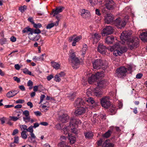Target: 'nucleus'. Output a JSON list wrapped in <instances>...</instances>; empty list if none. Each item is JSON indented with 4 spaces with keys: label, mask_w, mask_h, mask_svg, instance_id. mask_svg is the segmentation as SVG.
<instances>
[{
    "label": "nucleus",
    "mask_w": 147,
    "mask_h": 147,
    "mask_svg": "<svg viewBox=\"0 0 147 147\" xmlns=\"http://www.w3.org/2000/svg\"><path fill=\"white\" fill-rule=\"evenodd\" d=\"M127 49L126 47H122L121 46L120 43L117 42L111 47L110 50L111 51H113V55L117 56L118 55H120L123 53L125 52Z\"/></svg>",
    "instance_id": "nucleus-1"
},
{
    "label": "nucleus",
    "mask_w": 147,
    "mask_h": 147,
    "mask_svg": "<svg viewBox=\"0 0 147 147\" xmlns=\"http://www.w3.org/2000/svg\"><path fill=\"white\" fill-rule=\"evenodd\" d=\"M69 62L74 69H77L80 63L79 59L76 57L75 53L74 52L70 53Z\"/></svg>",
    "instance_id": "nucleus-2"
},
{
    "label": "nucleus",
    "mask_w": 147,
    "mask_h": 147,
    "mask_svg": "<svg viewBox=\"0 0 147 147\" xmlns=\"http://www.w3.org/2000/svg\"><path fill=\"white\" fill-rule=\"evenodd\" d=\"M107 82L105 80L100 81L97 83V86L95 88L94 92V95L96 96L99 97L102 95V92L99 88L101 89L104 88L107 85Z\"/></svg>",
    "instance_id": "nucleus-3"
},
{
    "label": "nucleus",
    "mask_w": 147,
    "mask_h": 147,
    "mask_svg": "<svg viewBox=\"0 0 147 147\" xmlns=\"http://www.w3.org/2000/svg\"><path fill=\"white\" fill-rule=\"evenodd\" d=\"M92 64L94 69H98L102 68V69L105 70L107 67L103 63L102 60L100 59L93 60L92 61Z\"/></svg>",
    "instance_id": "nucleus-4"
},
{
    "label": "nucleus",
    "mask_w": 147,
    "mask_h": 147,
    "mask_svg": "<svg viewBox=\"0 0 147 147\" xmlns=\"http://www.w3.org/2000/svg\"><path fill=\"white\" fill-rule=\"evenodd\" d=\"M131 34V31H125L123 32L120 37L121 41L120 43L122 44H127V42L131 39L130 36Z\"/></svg>",
    "instance_id": "nucleus-5"
},
{
    "label": "nucleus",
    "mask_w": 147,
    "mask_h": 147,
    "mask_svg": "<svg viewBox=\"0 0 147 147\" xmlns=\"http://www.w3.org/2000/svg\"><path fill=\"white\" fill-rule=\"evenodd\" d=\"M139 40L138 38L137 37L133 38L127 42V45L129 48L131 50L136 48L139 46Z\"/></svg>",
    "instance_id": "nucleus-6"
},
{
    "label": "nucleus",
    "mask_w": 147,
    "mask_h": 147,
    "mask_svg": "<svg viewBox=\"0 0 147 147\" xmlns=\"http://www.w3.org/2000/svg\"><path fill=\"white\" fill-rule=\"evenodd\" d=\"M117 76L120 78H123L126 76L127 69L124 66L119 67L116 70Z\"/></svg>",
    "instance_id": "nucleus-7"
},
{
    "label": "nucleus",
    "mask_w": 147,
    "mask_h": 147,
    "mask_svg": "<svg viewBox=\"0 0 147 147\" xmlns=\"http://www.w3.org/2000/svg\"><path fill=\"white\" fill-rule=\"evenodd\" d=\"M104 75L103 73L98 72L95 74L92 75L89 77L88 79V82L90 84H92L100 77H102Z\"/></svg>",
    "instance_id": "nucleus-8"
},
{
    "label": "nucleus",
    "mask_w": 147,
    "mask_h": 147,
    "mask_svg": "<svg viewBox=\"0 0 147 147\" xmlns=\"http://www.w3.org/2000/svg\"><path fill=\"white\" fill-rule=\"evenodd\" d=\"M100 103L102 106L107 109L110 105V101L109 97L104 96L100 99Z\"/></svg>",
    "instance_id": "nucleus-9"
},
{
    "label": "nucleus",
    "mask_w": 147,
    "mask_h": 147,
    "mask_svg": "<svg viewBox=\"0 0 147 147\" xmlns=\"http://www.w3.org/2000/svg\"><path fill=\"white\" fill-rule=\"evenodd\" d=\"M115 24L119 28L121 29L124 27L126 25V22L124 20L120 18L117 19L115 22Z\"/></svg>",
    "instance_id": "nucleus-10"
},
{
    "label": "nucleus",
    "mask_w": 147,
    "mask_h": 147,
    "mask_svg": "<svg viewBox=\"0 0 147 147\" xmlns=\"http://www.w3.org/2000/svg\"><path fill=\"white\" fill-rule=\"evenodd\" d=\"M105 5L106 7L109 10H113L115 7V3L112 0H107Z\"/></svg>",
    "instance_id": "nucleus-11"
},
{
    "label": "nucleus",
    "mask_w": 147,
    "mask_h": 147,
    "mask_svg": "<svg viewBox=\"0 0 147 147\" xmlns=\"http://www.w3.org/2000/svg\"><path fill=\"white\" fill-rule=\"evenodd\" d=\"M113 29L112 26H108L104 28L102 33L103 36L111 34L113 32Z\"/></svg>",
    "instance_id": "nucleus-12"
},
{
    "label": "nucleus",
    "mask_w": 147,
    "mask_h": 147,
    "mask_svg": "<svg viewBox=\"0 0 147 147\" xmlns=\"http://www.w3.org/2000/svg\"><path fill=\"white\" fill-rule=\"evenodd\" d=\"M28 37L30 40L36 41L39 39L40 38V36L38 35H36L32 31H31L28 34Z\"/></svg>",
    "instance_id": "nucleus-13"
},
{
    "label": "nucleus",
    "mask_w": 147,
    "mask_h": 147,
    "mask_svg": "<svg viewBox=\"0 0 147 147\" xmlns=\"http://www.w3.org/2000/svg\"><path fill=\"white\" fill-rule=\"evenodd\" d=\"M81 123V121L78 119H77L75 117L71 118L70 119L69 126L71 127V126H75V125L80 124Z\"/></svg>",
    "instance_id": "nucleus-14"
},
{
    "label": "nucleus",
    "mask_w": 147,
    "mask_h": 147,
    "mask_svg": "<svg viewBox=\"0 0 147 147\" xmlns=\"http://www.w3.org/2000/svg\"><path fill=\"white\" fill-rule=\"evenodd\" d=\"M113 15L111 14H107L105 16V22L107 24H110L113 21Z\"/></svg>",
    "instance_id": "nucleus-15"
},
{
    "label": "nucleus",
    "mask_w": 147,
    "mask_h": 147,
    "mask_svg": "<svg viewBox=\"0 0 147 147\" xmlns=\"http://www.w3.org/2000/svg\"><path fill=\"white\" fill-rule=\"evenodd\" d=\"M90 39L93 41V43L96 44L98 42L100 39V36L97 33H95L94 34L91 35Z\"/></svg>",
    "instance_id": "nucleus-16"
},
{
    "label": "nucleus",
    "mask_w": 147,
    "mask_h": 147,
    "mask_svg": "<svg viewBox=\"0 0 147 147\" xmlns=\"http://www.w3.org/2000/svg\"><path fill=\"white\" fill-rule=\"evenodd\" d=\"M86 112L85 109L83 107H80L76 110L75 114L76 116L84 114Z\"/></svg>",
    "instance_id": "nucleus-17"
},
{
    "label": "nucleus",
    "mask_w": 147,
    "mask_h": 147,
    "mask_svg": "<svg viewBox=\"0 0 147 147\" xmlns=\"http://www.w3.org/2000/svg\"><path fill=\"white\" fill-rule=\"evenodd\" d=\"M63 9V7L60 6L56 7L55 9H53L52 14H53V16H55L59 13L61 12Z\"/></svg>",
    "instance_id": "nucleus-18"
},
{
    "label": "nucleus",
    "mask_w": 147,
    "mask_h": 147,
    "mask_svg": "<svg viewBox=\"0 0 147 147\" xmlns=\"http://www.w3.org/2000/svg\"><path fill=\"white\" fill-rule=\"evenodd\" d=\"M107 48L106 47L102 44H100L98 45V51L102 54H105L106 52Z\"/></svg>",
    "instance_id": "nucleus-19"
},
{
    "label": "nucleus",
    "mask_w": 147,
    "mask_h": 147,
    "mask_svg": "<svg viewBox=\"0 0 147 147\" xmlns=\"http://www.w3.org/2000/svg\"><path fill=\"white\" fill-rule=\"evenodd\" d=\"M68 119L69 117L67 114H64L59 116V120L62 123H64L67 122Z\"/></svg>",
    "instance_id": "nucleus-20"
},
{
    "label": "nucleus",
    "mask_w": 147,
    "mask_h": 147,
    "mask_svg": "<svg viewBox=\"0 0 147 147\" xmlns=\"http://www.w3.org/2000/svg\"><path fill=\"white\" fill-rule=\"evenodd\" d=\"M85 104L84 100L81 98H78L74 102L75 106L78 107L83 105Z\"/></svg>",
    "instance_id": "nucleus-21"
},
{
    "label": "nucleus",
    "mask_w": 147,
    "mask_h": 147,
    "mask_svg": "<svg viewBox=\"0 0 147 147\" xmlns=\"http://www.w3.org/2000/svg\"><path fill=\"white\" fill-rule=\"evenodd\" d=\"M18 93V92L15 90H12L11 91L9 92L6 94V96L9 98L12 97Z\"/></svg>",
    "instance_id": "nucleus-22"
},
{
    "label": "nucleus",
    "mask_w": 147,
    "mask_h": 147,
    "mask_svg": "<svg viewBox=\"0 0 147 147\" xmlns=\"http://www.w3.org/2000/svg\"><path fill=\"white\" fill-rule=\"evenodd\" d=\"M81 15L83 18H86L90 16V13L88 11L83 9L81 11Z\"/></svg>",
    "instance_id": "nucleus-23"
},
{
    "label": "nucleus",
    "mask_w": 147,
    "mask_h": 147,
    "mask_svg": "<svg viewBox=\"0 0 147 147\" xmlns=\"http://www.w3.org/2000/svg\"><path fill=\"white\" fill-rule=\"evenodd\" d=\"M141 40L144 42H147V32H142L140 36Z\"/></svg>",
    "instance_id": "nucleus-24"
},
{
    "label": "nucleus",
    "mask_w": 147,
    "mask_h": 147,
    "mask_svg": "<svg viewBox=\"0 0 147 147\" xmlns=\"http://www.w3.org/2000/svg\"><path fill=\"white\" fill-rule=\"evenodd\" d=\"M114 40V37L113 36H107L105 41V42L107 44H111L113 43Z\"/></svg>",
    "instance_id": "nucleus-25"
},
{
    "label": "nucleus",
    "mask_w": 147,
    "mask_h": 147,
    "mask_svg": "<svg viewBox=\"0 0 147 147\" xmlns=\"http://www.w3.org/2000/svg\"><path fill=\"white\" fill-rule=\"evenodd\" d=\"M109 140H106L102 145V147H113L114 144L112 143L108 142Z\"/></svg>",
    "instance_id": "nucleus-26"
},
{
    "label": "nucleus",
    "mask_w": 147,
    "mask_h": 147,
    "mask_svg": "<svg viewBox=\"0 0 147 147\" xmlns=\"http://www.w3.org/2000/svg\"><path fill=\"white\" fill-rule=\"evenodd\" d=\"M69 139L70 141V142L71 144H73L75 143L76 141V138L74 136V134H71L70 135L69 134H68Z\"/></svg>",
    "instance_id": "nucleus-27"
},
{
    "label": "nucleus",
    "mask_w": 147,
    "mask_h": 147,
    "mask_svg": "<svg viewBox=\"0 0 147 147\" xmlns=\"http://www.w3.org/2000/svg\"><path fill=\"white\" fill-rule=\"evenodd\" d=\"M51 66L56 69H59L60 67V65L58 63L54 61L51 62Z\"/></svg>",
    "instance_id": "nucleus-28"
},
{
    "label": "nucleus",
    "mask_w": 147,
    "mask_h": 147,
    "mask_svg": "<svg viewBox=\"0 0 147 147\" xmlns=\"http://www.w3.org/2000/svg\"><path fill=\"white\" fill-rule=\"evenodd\" d=\"M82 38V37L78 36L74 38L73 41L72 43V45L73 46H75L76 45V42H78Z\"/></svg>",
    "instance_id": "nucleus-29"
},
{
    "label": "nucleus",
    "mask_w": 147,
    "mask_h": 147,
    "mask_svg": "<svg viewBox=\"0 0 147 147\" xmlns=\"http://www.w3.org/2000/svg\"><path fill=\"white\" fill-rule=\"evenodd\" d=\"M58 24V21H56L55 23H51L49 24L46 26L47 29H50L54 26H57Z\"/></svg>",
    "instance_id": "nucleus-30"
},
{
    "label": "nucleus",
    "mask_w": 147,
    "mask_h": 147,
    "mask_svg": "<svg viewBox=\"0 0 147 147\" xmlns=\"http://www.w3.org/2000/svg\"><path fill=\"white\" fill-rule=\"evenodd\" d=\"M85 137L87 138L90 139L92 138L93 134L91 132H88L84 133Z\"/></svg>",
    "instance_id": "nucleus-31"
},
{
    "label": "nucleus",
    "mask_w": 147,
    "mask_h": 147,
    "mask_svg": "<svg viewBox=\"0 0 147 147\" xmlns=\"http://www.w3.org/2000/svg\"><path fill=\"white\" fill-rule=\"evenodd\" d=\"M117 109L115 106H112L110 109V111L111 115H114L116 112Z\"/></svg>",
    "instance_id": "nucleus-32"
},
{
    "label": "nucleus",
    "mask_w": 147,
    "mask_h": 147,
    "mask_svg": "<svg viewBox=\"0 0 147 147\" xmlns=\"http://www.w3.org/2000/svg\"><path fill=\"white\" fill-rule=\"evenodd\" d=\"M59 147H69V146L66 144L65 142L63 141L59 143L58 144Z\"/></svg>",
    "instance_id": "nucleus-33"
},
{
    "label": "nucleus",
    "mask_w": 147,
    "mask_h": 147,
    "mask_svg": "<svg viewBox=\"0 0 147 147\" xmlns=\"http://www.w3.org/2000/svg\"><path fill=\"white\" fill-rule=\"evenodd\" d=\"M33 59L36 62L38 61H43L44 60V58L42 57H37L34 56L33 58Z\"/></svg>",
    "instance_id": "nucleus-34"
},
{
    "label": "nucleus",
    "mask_w": 147,
    "mask_h": 147,
    "mask_svg": "<svg viewBox=\"0 0 147 147\" xmlns=\"http://www.w3.org/2000/svg\"><path fill=\"white\" fill-rule=\"evenodd\" d=\"M87 49V45L85 44L84 45H83V48L82 50V56H83L86 53V51Z\"/></svg>",
    "instance_id": "nucleus-35"
},
{
    "label": "nucleus",
    "mask_w": 147,
    "mask_h": 147,
    "mask_svg": "<svg viewBox=\"0 0 147 147\" xmlns=\"http://www.w3.org/2000/svg\"><path fill=\"white\" fill-rule=\"evenodd\" d=\"M32 31V28L29 27H27L24 28L22 31L23 33H25L28 32H30Z\"/></svg>",
    "instance_id": "nucleus-36"
},
{
    "label": "nucleus",
    "mask_w": 147,
    "mask_h": 147,
    "mask_svg": "<svg viewBox=\"0 0 147 147\" xmlns=\"http://www.w3.org/2000/svg\"><path fill=\"white\" fill-rule=\"evenodd\" d=\"M86 101L88 103H90L92 104L94 103V101L93 98L91 97H89L86 99Z\"/></svg>",
    "instance_id": "nucleus-37"
},
{
    "label": "nucleus",
    "mask_w": 147,
    "mask_h": 147,
    "mask_svg": "<svg viewBox=\"0 0 147 147\" xmlns=\"http://www.w3.org/2000/svg\"><path fill=\"white\" fill-rule=\"evenodd\" d=\"M111 132V131L109 130L104 134L102 136L104 137L108 138L110 136Z\"/></svg>",
    "instance_id": "nucleus-38"
},
{
    "label": "nucleus",
    "mask_w": 147,
    "mask_h": 147,
    "mask_svg": "<svg viewBox=\"0 0 147 147\" xmlns=\"http://www.w3.org/2000/svg\"><path fill=\"white\" fill-rule=\"evenodd\" d=\"M26 132L25 131H23L21 133V136L24 139H26L27 136L26 134Z\"/></svg>",
    "instance_id": "nucleus-39"
},
{
    "label": "nucleus",
    "mask_w": 147,
    "mask_h": 147,
    "mask_svg": "<svg viewBox=\"0 0 147 147\" xmlns=\"http://www.w3.org/2000/svg\"><path fill=\"white\" fill-rule=\"evenodd\" d=\"M32 31L35 34H38L41 33V31L38 28L36 29L32 28Z\"/></svg>",
    "instance_id": "nucleus-40"
},
{
    "label": "nucleus",
    "mask_w": 147,
    "mask_h": 147,
    "mask_svg": "<svg viewBox=\"0 0 147 147\" xmlns=\"http://www.w3.org/2000/svg\"><path fill=\"white\" fill-rule=\"evenodd\" d=\"M58 74H57L55 77V80L57 82H59L61 80V77Z\"/></svg>",
    "instance_id": "nucleus-41"
},
{
    "label": "nucleus",
    "mask_w": 147,
    "mask_h": 147,
    "mask_svg": "<svg viewBox=\"0 0 147 147\" xmlns=\"http://www.w3.org/2000/svg\"><path fill=\"white\" fill-rule=\"evenodd\" d=\"M30 117L29 116L23 117L24 121L26 123L30 122Z\"/></svg>",
    "instance_id": "nucleus-42"
},
{
    "label": "nucleus",
    "mask_w": 147,
    "mask_h": 147,
    "mask_svg": "<svg viewBox=\"0 0 147 147\" xmlns=\"http://www.w3.org/2000/svg\"><path fill=\"white\" fill-rule=\"evenodd\" d=\"M33 126L31 125L27 129L26 131H28L30 133H32V132H33Z\"/></svg>",
    "instance_id": "nucleus-43"
},
{
    "label": "nucleus",
    "mask_w": 147,
    "mask_h": 147,
    "mask_svg": "<svg viewBox=\"0 0 147 147\" xmlns=\"http://www.w3.org/2000/svg\"><path fill=\"white\" fill-rule=\"evenodd\" d=\"M20 127L21 129V130H22L23 129L24 130V131H26L27 127L25 125H20Z\"/></svg>",
    "instance_id": "nucleus-44"
},
{
    "label": "nucleus",
    "mask_w": 147,
    "mask_h": 147,
    "mask_svg": "<svg viewBox=\"0 0 147 147\" xmlns=\"http://www.w3.org/2000/svg\"><path fill=\"white\" fill-rule=\"evenodd\" d=\"M33 24L34 27L36 28H38L42 27V25L40 23L36 24L34 23Z\"/></svg>",
    "instance_id": "nucleus-45"
},
{
    "label": "nucleus",
    "mask_w": 147,
    "mask_h": 147,
    "mask_svg": "<svg viewBox=\"0 0 147 147\" xmlns=\"http://www.w3.org/2000/svg\"><path fill=\"white\" fill-rule=\"evenodd\" d=\"M10 119L14 121H16L19 119V118L14 116H10Z\"/></svg>",
    "instance_id": "nucleus-46"
},
{
    "label": "nucleus",
    "mask_w": 147,
    "mask_h": 147,
    "mask_svg": "<svg viewBox=\"0 0 147 147\" xmlns=\"http://www.w3.org/2000/svg\"><path fill=\"white\" fill-rule=\"evenodd\" d=\"M76 96V93L75 92L71 93L69 94L68 97L71 98H73L74 97H75Z\"/></svg>",
    "instance_id": "nucleus-47"
},
{
    "label": "nucleus",
    "mask_w": 147,
    "mask_h": 147,
    "mask_svg": "<svg viewBox=\"0 0 147 147\" xmlns=\"http://www.w3.org/2000/svg\"><path fill=\"white\" fill-rule=\"evenodd\" d=\"M6 119V118L5 117H3L0 118V121H1L2 124H3L5 123Z\"/></svg>",
    "instance_id": "nucleus-48"
},
{
    "label": "nucleus",
    "mask_w": 147,
    "mask_h": 147,
    "mask_svg": "<svg viewBox=\"0 0 147 147\" xmlns=\"http://www.w3.org/2000/svg\"><path fill=\"white\" fill-rule=\"evenodd\" d=\"M45 95L42 94L40 97V100L39 103V104H40L42 102L44 98L45 97Z\"/></svg>",
    "instance_id": "nucleus-49"
},
{
    "label": "nucleus",
    "mask_w": 147,
    "mask_h": 147,
    "mask_svg": "<svg viewBox=\"0 0 147 147\" xmlns=\"http://www.w3.org/2000/svg\"><path fill=\"white\" fill-rule=\"evenodd\" d=\"M30 135L31 136V137H29L28 138V139H31L32 138L33 139H35L36 138V136L33 133V132H32V133H30Z\"/></svg>",
    "instance_id": "nucleus-50"
},
{
    "label": "nucleus",
    "mask_w": 147,
    "mask_h": 147,
    "mask_svg": "<svg viewBox=\"0 0 147 147\" xmlns=\"http://www.w3.org/2000/svg\"><path fill=\"white\" fill-rule=\"evenodd\" d=\"M24 102V100H22L21 99H18V100H16V102L17 104L18 103H20L22 104Z\"/></svg>",
    "instance_id": "nucleus-51"
},
{
    "label": "nucleus",
    "mask_w": 147,
    "mask_h": 147,
    "mask_svg": "<svg viewBox=\"0 0 147 147\" xmlns=\"http://www.w3.org/2000/svg\"><path fill=\"white\" fill-rule=\"evenodd\" d=\"M13 79L15 81H16L18 83H19L20 82V79L19 78L17 77H13Z\"/></svg>",
    "instance_id": "nucleus-52"
},
{
    "label": "nucleus",
    "mask_w": 147,
    "mask_h": 147,
    "mask_svg": "<svg viewBox=\"0 0 147 147\" xmlns=\"http://www.w3.org/2000/svg\"><path fill=\"white\" fill-rule=\"evenodd\" d=\"M67 127H64L62 131V132H63V133H64L65 134H69L68 133V131H67Z\"/></svg>",
    "instance_id": "nucleus-53"
},
{
    "label": "nucleus",
    "mask_w": 147,
    "mask_h": 147,
    "mask_svg": "<svg viewBox=\"0 0 147 147\" xmlns=\"http://www.w3.org/2000/svg\"><path fill=\"white\" fill-rule=\"evenodd\" d=\"M62 125L60 124H57L56 125V128L58 129H60L62 128Z\"/></svg>",
    "instance_id": "nucleus-54"
},
{
    "label": "nucleus",
    "mask_w": 147,
    "mask_h": 147,
    "mask_svg": "<svg viewBox=\"0 0 147 147\" xmlns=\"http://www.w3.org/2000/svg\"><path fill=\"white\" fill-rule=\"evenodd\" d=\"M142 74L141 73H139L136 75V78L137 79H140L142 78Z\"/></svg>",
    "instance_id": "nucleus-55"
},
{
    "label": "nucleus",
    "mask_w": 147,
    "mask_h": 147,
    "mask_svg": "<svg viewBox=\"0 0 147 147\" xmlns=\"http://www.w3.org/2000/svg\"><path fill=\"white\" fill-rule=\"evenodd\" d=\"M23 114L25 116H28L29 115V112L27 110H26L23 112Z\"/></svg>",
    "instance_id": "nucleus-56"
},
{
    "label": "nucleus",
    "mask_w": 147,
    "mask_h": 147,
    "mask_svg": "<svg viewBox=\"0 0 147 147\" xmlns=\"http://www.w3.org/2000/svg\"><path fill=\"white\" fill-rule=\"evenodd\" d=\"M102 142V139L100 138V140L97 142V144L98 146H101Z\"/></svg>",
    "instance_id": "nucleus-57"
},
{
    "label": "nucleus",
    "mask_w": 147,
    "mask_h": 147,
    "mask_svg": "<svg viewBox=\"0 0 147 147\" xmlns=\"http://www.w3.org/2000/svg\"><path fill=\"white\" fill-rule=\"evenodd\" d=\"M18 130L17 129H15L12 133V135L14 136L18 133Z\"/></svg>",
    "instance_id": "nucleus-58"
},
{
    "label": "nucleus",
    "mask_w": 147,
    "mask_h": 147,
    "mask_svg": "<svg viewBox=\"0 0 147 147\" xmlns=\"http://www.w3.org/2000/svg\"><path fill=\"white\" fill-rule=\"evenodd\" d=\"M19 140V138L18 137H15L14 138V141L13 142L18 143Z\"/></svg>",
    "instance_id": "nucleus-59"
},
{
    "label": "nucleus",
    "mask_w": 147,
    "mask_h": 147,
    "mask_svg": "<svg viewBox=\"0 0 147 147\" xmlns=\"http://www.w3.org/2000/svg\"><path fill=\"white\" fill-rule=\"evenodd\" d=\"M33 84V82L31 80H29L28 81L27 84V85L28 86H32Z\"/></svg>",
    "instance_id": "nucleus-60"
},
{
    "label": "nucleus",
    "mask_w": 147,
    "mask_h": 147,
    "mask_svg": "<svg viewBox=\"0 0 147 147\" xmlns=\"http://www.w3.org/2000/svg\"><path fill=\"white\" fill-rule=\"evenodd\" d=\"M60 77H64L65 75V74L63 72H61L60 73L58 74Z\"/></svg>",
    "instance_id": "nucleus-61"
},
{
    "label": "nucleus",
    "mask_w": 147,
    "mask_h": 147,
    "mask_svg": "<svg viewBox=\"0 0 147 147\" xmlns=\"http://www.w3.org/2000/svg\"><path fill=\"white\" fill-rule=\"evenodd\" d=\"M34 113L37 116H40L41 115V113L39 111L34 112Z\"/></svg>",
    "instance_id": "nucleus-62"
},
{
    "label": "nucleus",
    "mask_w": 147,
    "mask_h": 147,
    "mask_svg": "<svg viewBox=\"0 0 147 147\" xmlns=\"http://www.w3.org/2000/svg\"><path fill=\"white\" fill-rule=\"evenodd\" d=\"M10 40L12 42H15L16 39V38L14 36H12L10 38Z\"/></svg>",
    "instance_id": "nucleus-63"
},
{
    "label": "nucleus",
    "mask_w": 147,
    "mask_h": 147,
    "mask_svg": "<svg viewBox=\"0 0 147 147\" xmlns=\"http://www.w3.org/2000/svg\"><path fill=\"white\" fill-rule=\"evenodd\" d=\"M53 78V76L52 75H50L47 77V79L48 81L51 80Z\"/></svg>",
    "instance_id": "nucleus-64"
}]
</instances>
